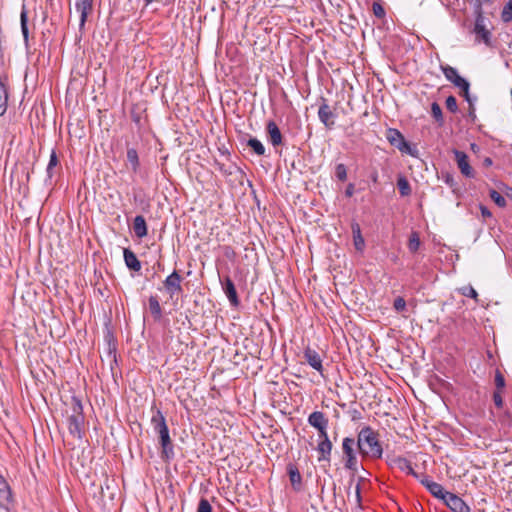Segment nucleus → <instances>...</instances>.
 <instances>
[{"label": "nucleus", "mask_w": 512, "mask_h": 512, "mask_svg": "<svg viewBox=\"0 0 512 512\" xmlns=\"http://www.w3.org/2000/svg\"><path fill=\"white\" fill-rule=\"evenodd\" d=\"M357 447L364 457L377 459L382 457L383 449L378 434L370 426H365L359 431Z\"/></svg>", "instance_id": "nucleus-1"}, {"label": "nucleus", "mask_w": 512, "mask_h": 512, "mask_svg": "<svg viewBox=\"0 0 512 512\" xmlns=\"http://www.w3.org/2000/svg\"><path fill=\"white\" fill-rule=\"evenodd\" d=\"M71 410H72V413H71V415H69L68 420H67L69 433L74 438L82 439L84 415H83L82 403L79 398L72 397Z\"/></svg>", "instance_id": "nucleus-2"}, {"label": "nucleus", "mask_w": 512, "mask_h": 512, "mask_svg": "<svg viewBox=\"0 0 512 512\" xmlns=\"http://www.w3.org/2000/svg\"><path fill=\"white\" fill-rule=\"evenodd\" d=\"M308 424L318 431V441L330 440L328 436L329 419L321 411H314L308 416Z\"/></svg>", "instance_id": "nucleus-3"}, {"label": "nucleus", "mask_w": 512, "mask_h": 512, "mask_svg": "<svg viewBox=\"0 0 512 512\" xmlns=\"http://www.w3.org/2000/svg\"><path fill=\"white\" fill-rule=\"evenodd\" d=\"M154 431L159 435L160 445L171 442L166 419L160 410H156L151 417Z\"/></svg>", "instance_id": "nucleus-4"}, {"label": "nucleus", "mask_w": 512, "mask_h": 512, "mask_svg": "<svg viewBox=\"0 0 512 512\" xmlns=\"http://www.w3.org/2000/svg\"><path fill=\"white\" fill-rule=\"evenodd\" d=\"M355 440L351 437H345L342 441V451L344 454V466L346 469L356 472L358 470L357 456L354 450Z\"/></svg>", "instance_id": "nucleus-5"}, {"label": "nucleus", "mask_w": 512, "mask_h": 512, "mask_svg": "<svg viewBox=\"0 0 512 512\" xmlns=\"http://www.w3.org/2000/svg\"><path fill=\"white\" fill-rule=\"evenodd\" d=\"M473 32L476 35V41H482L486 45H490L491 32L486 28L485 18L483 16L480 4L477 5L476 19Z\"/></svg>", "instance_id": "nucleus-6"}, {"label": "nucleus", "mask_w": 512, "mask_h": 512, "mask_svg": "<svg viewBox=\"0 0 512 512\" xmlns=\"http://www.w3.org/2000/svg\"><path fill=\"white\" fill-rule=\"evenodd\" d=\"M441 70L445 78L454 84L457 88L461 89L463 96H468L470 88L469 82L458 74V71L449 65L441 66Z\"/></svg>", "instance_id": "nucleus-7"}, {"label": "nucleus", "mask_w": 512, "mask_h": 512, "mask_svg": "<svg viewBox=\"0 0 512 512\" xmlns=\"http://www.w3.org/2000/svg\"><path fill=\"white\" fill-rule=\"evenodd\" d=\"M182 280L183 278L181 275L176 270H174L163 281L164 288L170 299H173L175 295H178L182 292Z\"/></svg>", "instance_id": "nucleus-8"}, {"label": "nucleus", "mask_w": 512, "mask_h": 512, "mask_svg": "<svg viewBox=\"0 0 512 512\" xmlns=\"http://www.w3.org/2000/svg\"><path fill=\"white\" fill-rule=\"evenodd\" d=\"M386 138L389 143L395 146L399 151L413 155L409 143L399 130L393 128L388 129Z\"/></svg>", "instance_id": "nucleus-9"}, {"label": "nucleus", "mask_w": 512, "mask_h": 512, "mask_svg": "<svg viewBox=\"0 0 512 512\" xmlns=\"http://www.w3.org/2000/svg\"><path fill=\"white\" fill-rule=\"evenodd\" d=\"M453 154L460 172L467 178H474L475 172L470 166L468 155L459 150H453Z\"/></svg>", "instance_id": "nucleus-10"}, {"label": "nucleus", "mask_w": 512, "mask_h": 512, "mask_svg": "<svg viewBox=\"0 0 512 512\" xmlns=\"http://www.w3.org/2000/svg\"><path fill=\"white\" fill-rule=\"evenodd\" d=\"M75 9L80 14V29H83L88 15L93 10V0H75Z\"/></svg>", "instance_id": "nucleus-11"}, {"label": "nucleus", "mask_w": 512, "mask_h": 512, "mask_svg": "<svg viewBox=\"0 0 512 512\" xmlns=\"http://www.w3.org/2000/svg\"><path fill=\"white\" fill-rule=\"evenodd\" d=\"M444 503L453 512H470V507L465 503V501L458 495L451 492L446 496Z\"/></svg>", "instance_id": "nucleus-12"}, {"label": "nucleus", "mask_w": 512, "mask_h": 512, "mask_svg": "<svg viewBox=\"0 0 512 512\" xmlns=\"http://www.w3.org/2000/svg\"><path fill=\"white\" fill-rule=\"evenodd\" d=\"M389 464L394 469H398L408 475H413L414 477H417V474L414 471L411 462L404 457H394L390 460Z\"/></svg>", "instance_id": "nucleus-13"}, {"label": "nucleus", "mask_w": 512, "mask_h": 512, "mask_svg": "<svg viewBox=\"0 0 512 512\" xmlns=\"http://www.w3.org/2000/svg\"><path fill=\"white\" fill-rule=\"evenodd\" d=\"M421 483L434 497L441 499L443 501L446 499V496H448V494L450 493L445 491L441 484L434 482L428 478L421 480Z\"/></svg>", "instance_id": "nucleus-14"}, {"label": "nucleus", "mask_w": 512, "mask_h": 512, "mask_svg": "<svg viewBox=\"0 0 512 512\" xmlns=\"http://www.w3.org/2000/svg\"><path fill=\"white\" fill-rule=\"evenodd\" d=\"M268 140L274 147H278L283 143L282 133L274 121H269L266 125Z\"/></svg>", "instance_id": "nucleus-15"}, {"label": "nucleus", "mask_w": 512, "mask_h": 512, "mask_svg": "<svg viewBox=\"0 0 512 512\" xmlns=\"http://www.w3.org/2000/svg\"><path fill=\"white\" fill-rule=\"evenodd\" d=\"M318 117L326 127L331 128L334 125L333 119L335 115L331 111L330 106L327 104L325 99H323V102L318 109Z\"/></svg>", "instance_id": "nucleus-16"}, {"label": "nucleus", "mask_w": 512, "mask_h": 512, "mask_svg": "<svg viewBox=\"0 0 512 512\" xmlns=\"http://www.w3.org/2000/svg\"><path fill=\"white\" fill-rule=\"evenodd\" d=\"M304 358L307 363L316 371L323 373L322 359L319 353L311 348H306L304 351Z\"/></svg>", "instance_id": "nucleus-17"}, {"label": "nucleus", "mask_w": 512, "mask_h": 512, "mask_svg": "<svg viewBox=\"0 0 512 512\" xmlns=\"http://www.w3.org/2000/svg\"><path fill=\"white\" fill-rule=\"evenodd\" d=\"M223 290L229 299L231 305L238 306L239 305V299L237 295V291L235 288V285L233 281L230 279V277H226L223 282Z\"/></svg>", "instance_id": "nucleus-18"}, {"label": "nucleus", "mask_w": 512, "mask_h": 512, "mask_svg": "<svg viewBox=\"0 0 512 512\" xmlns=\"http://www.w3.org/2000/svg\"><path fill=\"white\" fill-rule=\"evenodd\" d=\"M333 444L331 440L318 441L317 451L320 454L319 461H330Z\"/></svg>", "instance_id": "nucleus-19"}, {"label": "nucleus", "mask_w": 512, "mask_h": 512, "mask_svg": "<svg viewBox=\"0 0 512 512\" xmlns=\"http://www.w3.org/2000/svg\"><path fill=\"white\" fill-rule=\"evenodd\" d=\"M124 261L126 266L133 271H139L141 269V263L133 251L125 248L123 251Z\"/></svg>", "instance_id": "nucleus-20"}, {"label": "nucleus", "mask_w": 512, "mask_h": 512, "mask_svg": "<svg viewBox=\"0 0 512 512\" xmlns=\"http://www.w3.org/2000/svg\"><path fill=\"white\" fill-rule=\"evenodd\" d=\"M133 231L138 238H143L147 235V224L142 215H137L133 221Z\"/></svg>", "instance_id": "nucleus-21"}, {"label": "nucleus", "mask_w": 512, "mask_h": 512, "mask_svg": "<svg viewBox=\"0 0 512 512\" xmlns=\"http://www.w3.org/2000/svg\"><path fill=\"white\" fill-rule=\"evenodd\" d=\"M149 311L155 321L162 318V308L157 296H150L148 299Z\"/></svg>", "instance_id": "nucleus-22"}, {"label": "nucleus", "mask_w": 512, "mask_h": 512, "mask_svg": "<svg viewBox=\"0 0 512 512\" xmlns=\"http://www.w3.org/2000/svg\"><path fill=\"white\" fill-rule=\"evenodd\" d=\"M352 234L356 250L363 251L365 241L364 238L362 237L360 226L357 223L352 225Z\"/></svg>", "instance_id": "nucleus-23"}, {"label": "nucleus", "mask_w": 512, "mask_h": 512, "mask_svg": "<svg viewBox=\"0 0 512 512\" xmlns=\"http://www.w3.org/2000/svg\"><path fill=\"white\" fill-rule=\"evenodd\" d=\"M127 161L130 164L132 171L136 173L139 170L140 161L135 148H129L127 150Z\"/></svg>", "instance_id": "nucleus-24"}, {"label": "nucleus", "mask_w": 512, "mask_h": 512, "mask_svg": "<svg viewBox=\"0 0 512 512\" xmlns=\"http://www.w3.org/2000/svg\"><path fill=\"white\" fill-rule=\"evenodd\" d=\"M397 187L401 196H409L412 192L408 180L404 176H399L397 179Z\"/></svg>", "instance_id": "nucleus-25"}, {"label": "nucleus", "mask_w": 512, "mask_h": 512, "mask_svg": "<svg viewBox=\"0 0 512 512\" xmlns=\"http://www.w3.org/2000/svg\"><path fill=\"white\" fill-rule=\"evenodd\" d=\"M247 145L259 156L265 154V147L257 138H250Z\"/></svg>", "instance_id": "nucleus-26"}, {"label": "nucleus", "mask_w": 512, "mask_h": 512, "mask_svg": "<svg viewBox=\"0 0 512 512\" xmlns=\"http://www.w3.org/2000/svg\"><path fill=\"white\" fill-rule=\"evenodd\" d=\"M20 21H21V31H22L24 40L27 43L29 32H28V26H27L28 17H27V11L25 9V6L22 7V11L20 14Z\"/></svg>", "instance_id": "nucleus-27"}, {"label": "nucleus", "mask_w": 512, "mask_h": 512, "mask_svg": "<svg viewBox=\"0 0 512 512\" xmlns=\"http://www.w3.org/2000/svg\"><path fill=\"white\" fill-rule=\"evenodd\" d=\"M161 458L165 461H170L174 458V448L172 441L166 444L161 445Z\"/></svg>", "instance_id": "nucleus-28"}, {"label": "nucleus", "mask_w": 512, "mask_h": 512, "mask_svg": "<svg viewBox=\"0 0 512 512\" xmlns=\"http://www.w3.org/2000/svg\"><path fill=\"white\" fill-rule=\"evenodd\" d=\"M501 19L504 23L512 21V0H508L501 12Z\"/></svg>", "instance_id": "nucleus-29"}, {"label": "nucleus", "mask_w": 512, "mask_h": 512, "mask_svg": "<svg viewBox=\"0 0 512 512\" xmlns=\"http://www.w3.org/2000/svg\"><path fill=\"white\" fill-rule=\"evenodd\" d=\"M431 114L440 126L443 125L444 119H443L442 109L437 102L432 103Z\"/></svg>", "instance_id": "nucleus-30"}, {"label": "nucleus", "mask_w": 512, "mask_h": 512, "mask_svg": "<svg viewBox=\"0 0 512 512\" xmlns=\"http://www.w3.org/2000/svg\"><path fill=\"white\" fill-rule=\"evenodd\" d=\"M8 95L5 86L0 82V116H2L7 109Z\"/></svg>", "instance_id": "nucleus-31"}, {"label": "nucleus", "mask_w": 512, "mask_h": 512, "mask_svg": "<svg viewBox=\"0 0 512 512\" xmlns=\"http://www.w3.org/2000/svg\"><path fill=\"white\" fill-rule=\"evenodd\" d=\"M290 481L294 487H299L301 484V475L297 468L290 466L288 469Z\"/></svg>", "instance_id": "nucleus-32"}, {"label": "nucleus", "mask_w": 512, "mask_h": 512, "mask_svg": "<svg viewBox=\"0 0 512 512\" xmlns=\"http://www.w3.org/2000/svg\"><path fill=\"white\" fill-rule=\"evenodd\" d=\"M420 238L417 232H412L409 241H408V249L411 252H416L420 247Z\"/></svg>", "instance_id": "nucleus-33"}, {"label": "nucleus", "mask_w": 512, "mask_h": 512, "mask_svg": "<svg viewBox=\"0 0 512 512\" xmlns=\"http://www.w3.org/2000/svg\"><path fill=\"white\" fill-rule=\"evenodd\" d=\"M490 198L495 202V204L499 207L506 206V199L496 190L490 191Z\"/></svg>", "instance_id": "nucleus-34"}, {"label": "nucleus", "mask_w": 512, "mask_h": 512, "mask_svg": "<svg viewBox=\"0 0 512 512\" xmlns=\"http://www.w3.org/2000/svg\"><path fill=\"white\" fill-rule=\"evenodd\" d=\"M335 174H336V177L340 181H345L347 179V169H346V166L344 164H342V163L338 164L336 166Z\"/></svg>", "instance_id": "nucleus-35"}, {"label": "nucleus", "mask_w": 512, "mask_h": 512, "mask_svg": "<svg viewBox=\"0 0 512 512\" xmlns=\"http://www.w3.org/2000/svg\"><path fill=\"white\" fill-rule=\"evenodd\" d=\"M197 512H212V506L207 499H200Z\"/></svg>", "instance_id": "nucleus-36"}, {"label": "nucleus", "mask_w": 512, "mask_h": 512, "mask_svg": "<svg viewBox=\"0 0 512 512\" xmlns=\"http://www.w3.org/2000/svg\"><path fill=\"white\" fill-rule=\"evenodd\" d=\"M446 107L452 113H455L458 110L457 100L454 96L450 95L447 97Z\"/></svg>", "instance_id": "nucleus-37"}, {"label": "nucleus", "mask_w": 512, "mask_h": 512, "mask_svg": "<svg viewBox=\"0 0 512 512\" xmlns=\"http://www.w3.org/2000/svg\"><path fill=\"white\" fill-rule=\"evenodd\" d=\"M495 386H496V390H500V391H502L505 387V378L501 374V372L498 370L495 373Z\"/></svg>", "instance_id": "nucleus-38"}, {"label": "nucleus", "mask_w": 512, "mask_h": 512, "mask_svg": "<svg viewBox=\"0 0 512 512\" xmlns=\"http://www.w3.org/2000/svg\"><path fill=\"white\" fill-rule=\"evenodd\" d=\"M493 401H494V404L497 408H502L503 407V398H502V391L500 390H495L494 393H493Z\"/></svg>", "instance_id": "nucleus-39"}, {"label": "nucleus", "mask_w": 512, "mask_h": 512, "mask_svg": "<svg viewBox=\"0 0 512 512\" xmlns=\"http://www.w3.org/2000/svg\"><path fill=\"white\" fill-rule=\"evenodd\" d=\"M58 163V159H57V155L56 153L53 151L50 155V159H49V163H48V166H47V173L49 174V176L51 177V170L53 169V167H55Z\"/></svg>", "instance_id": "nucleus-40"}, {"label": "nucleus", "mask_w": 512, "mask_h": 512, "mask_svg": "<svg viewBox=\"0 0 512 512\" xmlns=\"http://www.w3.org/2000/svg\"><path fill=\"white\" fill-rule=\"evenodd\" d=\"M396 311H403L406 308V301L402 297H397L393 304Z\"/></svg>", "instance_id": "nucleus-41"}, {"label": "nucleus", "mask_w": 512, "mask_h": 512, "mask_svg": "<svg viewBox=\"0 0 512 512\" xmlns=\"http://www.w3.org/2000/svg\"><path fill=\"white\" fill-rule=\"evenodd\" d=\"M2 494H6L7 496H9L10 489L6 480L0 475V495Z\"/></svg>", "instance_id": "nucleus-42"}, {"label": "nucleus", "mask_w": 512, "mask_h": 512, "mask_svg": "<svg viewBox=\"0 0 512 512\" xmlns=\"http://www.w3.org/2000/svg\"><path fill=\"white\" fill-rule=\"evenodd\" d=\"M373 13L378 18H382L385 16L384 8L378 3L373 4Z\"/></svg>", "instance_id": "nucleus-43"}, {"label": "nucleus", "mask_w": 512, "mask_h": 512, "mask_svg": "<svg viewBox=\"0 0 512 512\" xmlns=\"http://www.w3.org/2000/svg\"><path fill=\"white\" fill-rule=\"evenodd\" d=\"M462 294L467 297H471V298H475V299L478 296L476 290L473 287L464 288Z\"/></svg>", "instance_id": "nucleus-44"}, {"label": "nucleus", "mask_w": 512, "mask_h": 512, "mask_svg": "<svg viewBox=\"0 0 512 512\" xmlns=\"http://www.w3.org/2000/svg\"><path fill=\"white\" fill-rule=\"evenodd\" d=\"M465 100L469 103L470 114L474 113V102L477 100L476 97H472L468 92V96H463Z\"/></svg>", "instance_id": "nucleus-45"}, {"label": "nucleus", "mask_w": 512, "mask_h": 512, "mask_svg": "<svg viewBox=\"0 0 512 512\" xmlns=\"http://www.w3.org/2000/svg\"><path fill=\"white\" fill-rule=\"evenodd\" d=\"M444 182L449 185L450 187H454L456 185V182L454 180L453 175L446 173L443 177Z\"/></svg>", "instance_id": "nucleus-46"}, {"label": "nucleus", "mask_w": 512, "mask_h": 512, "mask_svg": "<svg viewBox=\"0 0 512 512\" xmlns=\"http://www.w3.org/2000/svg\"><path fill=\"white\" fill-rule=\"evenodd\" d=\"M480 211L483 218H490L492 216L490 210L484 205H480Z\"/></svg>", "instance_id": "nucleus-47"}, {"label": "nucleus", "mask_w": 512, "mask_h": 512, "mask_svg": "<svg viewBox=\"0 0 512 512\" xmlns=\"http://www.w3.org/2000/svg\"><path fill=\"white\" fill-rule=\"evenodd\" d=\"M355 498L358 505L361 503V487L360 484L357 483L355 486Z\"/></svg>", "instance_id": "nucleus-48"}, {"label": "nucleus", "mask_w": 512, "mask_h": 512, "mask_svg": "<svg viewBox=\"0 0 512 512\" xmlns=\"http://www.w3.org/2000/svg\"><path fill=\"white\" fill-rule=\"evenodd\" d=\"M354 193V185L352 183H350L347 187H346V190H345V195L347 197H351Z\"/></svg>", "instance_id": "nucleus-49"}, {"label": "nucleus", "mask_w": 512, "mask_h": 512, "mask_svg": "<svg viewBox=\"0 0 512 512\" xmlns=\"http://www.w3.org/2000/svg\"><path fill=\"white\" fill-rule=\"evenodd\" d=\"M371 180L374 182V183H377L378 182V173L377 172H373L371 174Z\"/></svg>", "instance_id": "nucleus-50"}, {"label": "nucleus", "mask_w": 512, "mask_h": 512, "mask_svg": "<svg viewBox=\"0 0 512 512\" xmlns=\"http://www.w3.org/2000/svg\"><path fill=\"white\" fill-rule=\"evenodd\" d=\"M145 1V6H148L150 5L151 3H154V2H161L162 0H144Z\"/></svg>", "instance_id": "nucleus-51"}, {"label": "nucleus", "mask_w": 512, "mask_h": 512, "mask_svg": "<svg viewBox=\"0 0 512 512\" xmlns=\"http://www.w3.org/2000/svg\"><path fill=\"white\" fill-rule=\"evenodd\" d=\"M484 163H485V165H491L492 164V160L490 158H486L484 160Z\"/></svg>", "instance_id": "nucleus-52"}, {"label": "nucleus", "mask_w": 512, "mask_h": 512, "mask_svg": "<svg viewBox=\"0 0 512 512\" xmlns=\"http://www.w3.org/2000/svg\"><path fill=\"white\" fill-rule=\"evenodd\" d=\"M487 2H491L492 0H486Z\"/></svg>", "instance_id": "nucleus-53"}]
</instances>
